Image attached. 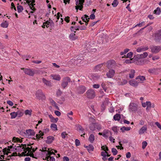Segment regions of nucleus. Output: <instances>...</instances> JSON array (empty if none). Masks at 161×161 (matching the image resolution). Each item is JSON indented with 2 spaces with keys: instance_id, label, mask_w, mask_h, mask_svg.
<instances>
[{
  "instance_id": "obj_29",
  "label": "nucleus",
  "mask_w": 161,
  "mask_h": 161,
  "mask_svg": "<svg viewBox=\"0 0 161 161\" xmlns=\"http://www.w3.org/2000/svg\"><path fill=\"white\" fill-rule=\"evenodd\" d=\"M134 59L137 61H138L140 60L142 58H141V57L140 54H137L134 57Z\"/></svg>"
},
{
  "instance_id": "obj_18",
  "label": "nucleus",
  "mask_w": 161,
  "mask_h": 161,
  "mask_svg": "<svg viewBox=\"0 0 161 161\" xmlns=\"http://www.w3.org/2000/svg\"><path fill=\"white\" fill-rule=\"evenodd\" d=\"M155 40L158 41H161V30L159 31L158 32L155 34Z\"/></svg>"
},
{
  "instance_id": "obj_30",
  "label": "nucleus",
  "mask_w": 161,
  "mask_h": 161,
  "mask_svg": "<svg viewBox=\"0 0 161 161\" xmlns=\"http://www.w3.org/2000/svg\"><path fill=\"white\" fill-rule=\"evenodd\" d=\"M120 119V115L119 114H116L114 116V119L115 120H119Z\"/></svg>"
},
{
  "instance_id": "obj_63",
  "label": "nucleus",
  "mask_w": 161,
  "mask_h": 161,
  "mask_svg": "<svg viewBox=\"0 0 161 161\" xmlns=\"http://www.w3.org/2000/svg\"><path fill=\"white\" fill-rule=\"evenodd\" d=\"M93 87L94 88L97 89L100 87V85L99 84H94L93 85Z\"/></svg>"
},
{
  "instance_id": "obj_24",
  "label": "nucleus",
  "mask_w": 161,
  "mask_h": 161,
  "mask_svg": "<svg viewBox=\"0 0 161 161\" xmlns=\"http://www.w3.org/2000/svg\"><path fill=\"white\" fill-rule=\"evenodd\" d=\"M42 152H46V155H50L51 154H53L54 153L53 152H51L49 151V149L48 148L47 150L46 148H43L42 150Z\"/></svg>"
},
{
  "instance_id": "obj_42",
  "label": "nucleus",
  "mask_w": 161,
  "mask_h": 161,
  "mask_svg": "<svg viewBox=\"0 0 161 161\" xmlns=\"http://www.w3.org/2000/svg\"><path fill=\"white\" fill-rule=\"evenodd\" d=\"M154 13L156 14H159L161 12L160 8H157L156 10H154Z\"/></svg>"
},
{
  "instance_id": "obj_35",
  "label": "nucleus",
  "mask_w": 161,
  "mask_h": 161,
  "mask_svg": "<svg viewBox=\"0 0 161 161\" xmlns=\"http://www.w3.org/2000/svg\"><path fill=\"white\" fill-rule=\"evenodd\" d=\"M94 139L95 137L94 135L93 134H91L89 138V140L90 142L91 143H92L94 141Z\"/></svg>"
},
{
  "instance_id": "obj_33",
  "label": "nucleus",
  "mask_w": 161,
  "mask_h": 161,
  "mask_svg": "<svg viewBox=\"0 0 161 161\" xmlns=\"http://www.w3.org/2000/svg\"><path fill=\"white\" fill-rule=\"evenodd\" d=\"M18 112H13L11 113L10 114L11 116V119L15 118L18 115Z\"/></svg>"
},
{
  "instance_id": "obj_28",
  "label": "nucleus",
  "mask_w": 161,
  "mask_h": 161,
  "mask_svg": "<svg viewBox=\"0 0 161 161\" xmlns=\"http://www.w3.org/2000/svg\"><path fill=\"white\" fill-rule=\"evenodd\" d=\"M135 71L134 70L131 69L130 70V72L129 74V77L130 78H133L134 76Z\"/></svg>"
},
{
  "instance_id": "obj_47",
  "label": "nucleus",
  "mask_w": 161,
  "mask_h": 161,
  "mask_svg": "<svg viewBox=\"0 0 161 161\" xmlns=\"http://www.w3.org/2000/svg\"><path fill=\"white\" fill-rule=\"evenodd\" d=\"M112 152L113 153V154L114 155H116L117 154V150L114 148H113L112 149Z\"/></svg>"
},
{
  "instance_id": "obj_62",
  "label": "nucleus",
  "mask_w": 161,
  "mask_h": 161,
  "mask_svg": "<svg viewBox=\"0 0 161 161\" xmlns=\"http://www.w3.org/2000/svg\"><path fill=\"white\" fill-rule=\"evenodd\" d=\"M131 157V153L130 152H127L126 154V157L127 158H129Z\"/></svg>"
},
{
  "instance_id": "obj_60",
  "label": "nucleus",
  "mask_w": 161,
  "mask_h": 161,
  "mask_svg": "<svg viewBox=\"0 0 161 161\" xmlns=\"http://www.w3.org/2000/svg\"><path fill=\"white\" fill-rule=\"evenodd\" d=\"M112 130L115 132H118L117 128L116 126H114V127H113Z\"/></svg>"
},
{
  "instance_id": "obj_23",
  "label": "nucleus",
  "mask_w": 161,
  "mask_h": 161,
  "mask_svg": "<svg viewBox=\"0 0 161 161\" xmlns=\"http://www.w3.org/2000/svg\"><path fill=\"white\" fill-rule=\"evenodd\" d=\"M49 117L52 123H56L57 122L58 119V118H54L51 114L49 115Z\"/></svg>"
},
{
  "instance_id": "obj_64",
  "label": "nucleus",
  "mask_w": 161,
  "mask_h": 161,
  "mask_svg": "<svg viewBox=\"0 0 161 161\" xmlns=\"http://www.w3.org/2000/svg\"><path fill=\"white\" fill-rule=\"evenodd\" d=\"M63 159L64 161H69V158L67 156L64 157Z\"/></svg>"
},
{
  "instance_id": "obj_16",
  "label": "nucleus",
  "mask_w": 161,
  "mask_h": 161,
  "mask_svg": "<svg viewBox=\"0 0 161 161\" xmlns=\"http://www.w3.org/2000/svg\"><path fill=\"white\" fill-rule=\"evenodd\" d=\"M111 135V132L108 130H104L103 131V136L106 138H107Z\"/></svg>"
},
{
  "instance_id": "obj_34",
  "label": "nucleus",
  "mask_w": 161,
  "mask_h": 161,
  "mask_svg": "<svg viewBox=\"0 0 161 161\" xmlns=\"http://www.w3.org/2000/svg\"><path fill=\"white\" fill-rule=\"evenodd\" d=\"M104 64V63H102L97 65L95 67V69L97 70H98L100 69H102L103 65Z\"/></svg>"
},
{
  "instance_id": "obj_48",
  "label": "nucleus",
  "mask_w": 161,
  "mask_h": 161,
  "mask_svg": "<svg viewBox=\"0 0 161 161\" xmlns=\"http://www.w3.org/2000/svg\"><path fill=\"white\" fill-rule=\"evenodd\" d=\"M13 141L15 142H21V140L18 138L14 137Z\"/></svg>"
},
{
  "instance_id": "obj_14",
  "label": "nucleus",
  "mask_w": 161,
  "mask_h": 161,
  "mask_svg": "<svg viewBox=\"0 0 161 161\" xmlns=\"http://www.w3.org/2000/svg\"><path fill=\"white\" fill-rule=\"evenodd\" d=\"M161 50V47L154 46L152 47L151 51L153 53H156L159 52Z\"/></svg>"
},
{
  "instance_id": "obj_26",
  "label": "nucleus",
  "mask_w": 161,
  "mask_h": 161,
  "mask_svg": "<svg viewBox=\"0 0 161 161\" xmlns=\"http://www.w3.org/2000/svg\"><path fill=\"white\" fill-rule=\"evenodd\" d=\"M8 23L6 21L2 22L1 24V26L3 28H7L8 27Z\"/></svg>"
},
{
  "instance_id": "obj_2",
  "label": "nucleus",
  "mask_w": 161,
  "mask_h": 161,
  "mask_svg": "<svg viewBox=\"0 0 161 161\" xmlns=\"http://www.w3.org/2000/svg\"><path fill=\"white\" fill-rule=\"evenodd\" d=\"M35 95L37 99L39 100L45 99L46 98L45 95L43 93L41 90H38L35 93Z\"/></svg>"
},
{
  "instance_id": "obj_21",
  "label": "nucleus",
  "mask_w": 161,
  "mask_h": 161,
  "mask_svg": "<svg viewBox=\"0 0 161 161\" xmlns=\"http://www.w3.org/2000/svg\"><path fill=\"white\" fill-rule=\"evenodd\" d=\"M54 139L53 137L52 136H49L47 137V140H46V142L48 144L51 143Z\"/></svg>"
},
{
  "instance_id": "obj_49",
  "label": "nucleus",
  "mask_w": 161,
  "mask_h": 161,
  "mask_svg": "<svg viewBox=\"0 0 161 161\" xmlns=\"http://www.w3.org/2000/svg\"><path fill=\"white\" fill-rule=\"evenodd\" d=\"M62 93V92L60 90H58L56 92V94L57 96H60Z\"/></svg>"
},
{
  "instance_id": "obj_22",
  "label": "nucleus",
  "mask_w": 161,
  "mask_h": 161,
  "mask_svg": "<svg viewBox=\"0 0 161 161\" xmlns=\"http://www.w3.org/2000/svg\"><path fill=\"white\" fill-rule=\"evenodd\" d=\"M69 39L72 40H75L77 39L78 38L77 36L75 35L74 33H71L69 36Z\"/></svg>"
},
{
  "instance_id": "obj_10",
  "label": "nucleus",
  "mask_w": 161,
  "mask_h": 161,
  "mask_svg": "<svg viewBox=\"0 0 161 161\" xmlns=\"http://www.w3.org/2000/svg\"><path fill=\"white\" fill-rule=\"evenodd\" d=\"M149 62L148 59L142 58L140 60L136 62V64L138 65H143L147 64Z\"/></svg>"
},
{
  "instance_id": "obj_52",
  "label": "nucleus",
  "mask_w": 161,
  "mask_h": 161,
  "mask_svg": "<svg viewBox=\"0 0 161 161\" xmlns=\"http://www.w3.org/2000/svg\"><path fill=\"white\" fill-rule=\"evenodd\" d=\"M35 4L31 3L30 4V7L31 8L33 11H35L36 10L35 8L34 7V5H35Z\"/></svg>"
},
{
  "instance_id": "obj_7",
  "label": "nucleus",
  "mask_w": 161,
  "mask_h": 161,
  "mask_svg": "<svg viewBox=\"0 0 161 161\" xmlns=\"http://www.w3.org/2000/svg\"><path fill=\"white\" fill-rule=\"evenodd\" d=\"M85 0H78L76 2V6L75 7V8L77 10L79 9L80 10H82L83 8V3L84 2Z\"/></svg>"
},
{
  "instance_id": "obj_54",
  "label": "nucleus",
  "mask_w": 161,
  "mask_h": 161,
  "mask_svg": "<svg viewBox=\"0 0 161 161\" xmlns=\"http://www.w3.org/2000/svg\"><path fill=\"white\" fill-rule=\"evenodd\" d=\"M107 154H108V152L106 151L102 152L101 153V155L103 157L106 156Z\"/></svg>"
},
{
  "instance_id": "obj_53",
  "label": "nucleus",
  "mask_w": 161,
  "mask_h": 161,
  "mask_svg": "<svg viewBox=\"0 0 161 161\" xmlns=\"http://www.w3.org/2000/svg\"><path fill=\"white\" fill-rule=\"evenodd\" d=\"M142 49V52H144L147 50L148 49V47H141Z\"/></svg>"
},
{
  "instance_id": "obj_15",
  "label": "nucleus",
  "mask_w": 161,
  "mask_h": 161,
  "mask_svg": "<svg viewBox=\"0 0 161 161\" xmlns=\"http://www.w3.org/2000/svg\"><path fill=\"white\" fill-rule=\"evenodd\" d=\"M50 77L53 79L57 81H60L61 79L60 75L58 74H52Z\"/></svg>"
},
{
  "instance_id": "obj_55",
  "label": "nucleus",
  "mask_w": 161,
  "mask_h": 161,
  "mask_svg": "<svg viewBox=\"0 0 161 161\" xmlns=\"http://www.w3.org/2000/svg\"><path fill=\"white\" fill-rule=\"evenodd\" d=\"M75 143L76 146H79L80 145V141L78 139H76L75 141Z\"/></svg>"
},
{
  "instance_id": "obj_1",
  "label": "nucleus",
  "mask_w": 161,
  "mask_h": 161,
  "mask_svg": "<svg viewBox=\"0 0 161 161\" xmlns=\"http://www.w3.org/2000/svg\"><path fill=\"white\" fill-rule=\"evenodd\" d=\"M33 144H31L32 145ZM16 149L18 150H23V152L21 153L22 156H30L33 158H36L34 156L33 153H34L37 149V148L36 147L35 149L34 147L31 146V144H25L21 145L19 146H18Z\"/></svg>"
},
{
  "instance_id": "obj_27",
  "label": "nucleus",
  "mask_w": 161,
  "mask_h": 161,
  "mask_svg": "<svg viewBox=\"0 0 161 161\" xmlns=\"http://www.w3.org/2000/svg\"><path fill=\"white\" fill-rule=\"evenodd\" d=\"M51 129L54 131L57 130V125L55 124H52L50 126Z\"/></svg>"
},
{
  "instance_id": "obj_32",
  "label": "nucleus",
  "mask_w": 161,
  "mask_h": 161,
  "mask_svg": "<svg viewBox=\"0 0 161 161\" xmlns=\"http://www.w3.org/2000/svg\"><path fill=\"white\" fill-rule=\"evenodd\" d=\"M18 6L17 7V10L18 13L21 12L23 10V7L21 5H19V4H18Z\"/></svg>"
},
{
  "instance_id": "obj_11",
  "label": "nucleus",
  "mask_w": 161,
  "mask_h": 161,
  "mask_svg": "<svg viewBox=\"0 0 161 161\" xmlns=\"http://www.w3.org/2000/svg\"><path fill=\"white\" fill-rule=\"evenodd\" d=\"M35 134L34 130L30 129L26 130L25 134L27 136L30 137L32 136H34Z\"/></svg>"
},
{
  "instance_id": "obj_8",
  "label": "nucleus",
  "mask_w": 161,
  "mask_h": 161,
  "mask_svg": "<svg viewBox=\"0 0 161 161\" xmlns=\"http://www.w3.org/2000/svg\"><path fill=\"white\" fill-rule=\"evenodd\" d=\"M129 109L130 111L131 112H136L137 110V105L136 103H130Z\"/></svg>"
},
{
  "instance_id": "obj_37",
  "label": "nucleus",
  "mask_w": 161,
  "mask_h": 161,
  "mask_svg": "<svg viewBox=\"0 0 161 161\" xmlns=\"http://www.w3.org/2000/svg\"><path fill=\"white\" fill-rule=\"evenodd\" d=\"M86 147L87 148V150L89 152L92 151L93 150L94 147L92 145H89L88 146H86Z\"/></svg>"
},
{
  "instance_id": "obj_58",
  "label": "nucleus",
  "mask_w": 161,
  "mask_h": 161,
  "mask_svg": "<svg viewBox=\"0 0 161 161\" xmlns=\"http://www.w3.org/2000/svg\"><path fill=\"white\" fill-rule=\"evenodd\" d=\"M54 113L57 116H60L61 114V113L58 111H55Z\"/></svg>"
},
{
  "instance_id": "obj_12",
  "label": "nucleus",
  "mask_w": 161,
  "mask_h": 161,
  "mask_svg": "<svg viewBox=\"0 0 161 161\" xmlns=\"http://www.w3.org/2000/svg\"><path fill=\"white\" fill-rule=\"evenodd\" d=\"M147 125H144L142 126L139 130L138 132L140 135H142L145 132L146 133L147 131Z\"/></svg>"
},
{
  "instance_id": "obj_51",
  "label": "nucleus",
  "mask_w": 161,
  "mask_h": 161,
  "mask_svg": "<svg viewBox=\"0 0 161 161\" xmlns=\"http://www.w3.org/2000/svg\"><path fill=\"white\" fill-rule=\"evenodd\" d=\"M96 128L97 129L100 130L101 129V126L100 125L97 123H96Z\"/></svg>"
},
{
  "instance_id": "obj_56",
  "label": "nucleus",
  "mask_w": 161,
  "mask_h": 161,
  "mask_svg": "<svg viewBox=\"0 0 161 161\" xmlns=\"http://www.w3.org/2000/svg\"><path fill=\"white\" fill-rule=\"evenodd\" d=\"M155 124L161 130V125L158 122H156L155 123Z\"/></svg>"
},
{
  "instance_id": "obj_3",
  "label": "nucleus",
  "mask_w": 161,
  "mask_h": 161,
  "mask_svg": "<svg viewBox=\"0 0 161 161\" xmlns=\"http://www.w3.org/2000/svg\"><path fill=\"white\" fill-rule=\"evenodd\" d=\"M70 79L69 77H64L62 80L61 85L62 88L65 89L68 85V83L70 82Z\"/></svg>"
},
{
  "instance_id": "obj_39",
  "label": "nucleus",
  "mask_w": 161,
  "mask_h": 161,
  "mask_svg": "<svg viewBox=\"0 0 161 161\" xmlns=\"http://www.w3.org/2000/svg\"><path fill=\"white\" fill-rule=\"evenodd\" d=\"M141 57V58L144 59L147 57L148 55V53L147 52L143 53V54H140Z\"/></svg>"
},
{
  "instance_id": "obj_43",
  "label": "nucleus",
  "mask_w": 161,
  "mask_h": 161,
  "mask_svg": "<svg viewBox=\"0 0 161 161\" xmlns=\"http://www.w3.org/2000/svg\"><path fill=\"white\" fill-rule=\"evenodd\" d=\"M118 4V2L117 0H114L112 3V5L114 7H116Z\"/></svg>"
},
{
  "instance_id": "obj_13",
  "label": "nucleus",
  "mask_w": 161,
  "mask_h": 161,
  "mask_svg": "<svg viewBox=\"0 0 161 161\" xmlns=\"http://www.w3.org/2000/svg\"><path fill=\"white\" fill-rule=\"evenodd\" d=\"M42 80L43 83L47 86L51 87L52 86V83L50 81H49L45 78H42Z\"/></svg>"
},
{
  "instance_id": "obj_9",
  "label": "nucleus",
  "mask_w": 161,
  "mask_h": 161,
  "mask_svg": "<svg viewBox=\"0 0 161 161\" xmlns=\"http://www.w3.org/2000/svg\"><path fill=\"white\" fill-rule=\"evenodd\" d=\"M115 74V71L114 70L110 69L106 73V76L108 78H111L114 76Z\"/></svg>"
},
{
  "instance_id": "obj_19",
  "label": "nucleus",
  "mask_w": 161,
  "mask_h": 161,
  "mask_svg": "<svg viewBox=\"0 0 161 161\" xmlns=\"http://www.w3.org/2000/svg\"><path fill=\"white\" fill-rule=\"evenodd\" d=\"M78 92L80 94H83L84 93L86 90V88L85 86H81L79 87L78 89Z\"/></svg>"
},
{
  "instance_id": "obj_17",
  "label": "nucleus",
  "mask_w": 161,
  "mask_h": 161,
  "mask_svg": "<svg viewBox=\"0 0 161 161\" xmlns=\"http://www.w3.org/2000/svg\"><path fill=\"white\" fill-rule=\"evenodd\" d=\"M129 83L130 85L134 87H136L138 85L139 82L135 80H132L129 81Z\"/></svg>"
},
{
  "instance_id": "obj_50",
  "label": "nucleus",
  "mask_w": 161,
  "mask_h": 161,
  "mask_svg": "<svg viewBox=\"0 0 161 161\" xmlns=\"http://www.w3.org/2000/svg\"><path fill=\"white\" fill-rule=\"evenodd\" d=\"M67 135L68 134L66 133V132H63L61 133V135L62 138L64 139Z\"/></svg>"
},
{
  "instance_id": "obj_57",
  "label": "nucleus",
  "mask_w": 161,
  "mask_h": 161,
  "mask_svg": "<svg viewBox=\"0 0 161 161\" xmlns=\"http://www.w3.org/2000/svg\"><path fill=\"white\" fill-rule=\"evenodd\" d=\"M132 59H129L126 60L125 61V63L126 64L131 63L132 62Z\"/></svg>"
},
{
  "instance_id": "obj_31",
  "label": "nucleus",
  "mask_w": 161,
  "mask_h": 161,
  "mask_svg": "<svg viewBox=\"0 0 161 161\" xmlns=\"http://www.w3.org/2000/svg\"><path fill=\"white\" fill-rule=\"evenodd\" d=\"M32 110H26L25 111V114L26 115H29L31 116L32 114Z\"/></svg>"
},
{
  "instance_id": "obj_5",
  "label": "nucleus",
  "mask_w": 161,
  "mask_h": 161,
  "mask_svg": "<svg viewBox=\"0 0 161 161\" xmlns=\"http://www.w3.org/2000/svg\"><path fill=\"white\" fill-rule=\"evenodd\" d=\"M86 96L88 98L92 99L95 96V91L92 89H90L86 92Z\"/></svg>"
},
{
  "instance_id": "obj_38",
  "label": "nucleus",
  "mask_w": 161,
  "mask_h": 161,
  "mask_svg": "<svg viewBox=\"0 0 161 161\" xmlns=\"http://www.w3.org/2000/svg\"><path fill=\"white\" fill-rule=\"evenodd\" d=\"M130 129L131 128L130 127H125V126H123L120 128V130L124 132L125 130H130Z\"/></svg>"
},
{
  "instance_id": "obj_44",
  "label": "nucleus",
  "mask_w": 161,
  "mask_h": 161,
  "mask_svg": "<svg viewBox=\"0 0 161 161\" xmlns=\"http://www.w3.org/2000/svg\"><path fill=\"white\" fill-rule=\"evenodd\" d=\"M146 105H147V108L146 110H147L148 108H150L151 107V104L150 102L149 101H147L146 102Z\"/></svg>"
},
{
  "instance_id": "obj_41",
  "label": "nucleus",
  "mask_w": 161,
  "mask_h": 161,
  "mask_svg": "<svg viewBox=\"0 0 161 161\" xmlns=\"http://www.w3.org/2000/svg\"><path fill=\"white\" fill-rule=\"evenodd\" d=\"M78 128L79 129V131H82V133H83V135H85V133L84 129L80 125H78Z\"/></svg>"
},
{
  "instance_id": "obj_61",
  "label": "nucleus",
  "mask_w": 161,
  "mask_h": 161,
  "mask_svg": "<svg viewBox=\"0 0 161 161\" xmlns=\"http://www.w3.org/2000/svg\"><path fill=\"white\" fill-rule=\"evenodd\" d=\"M50 102L51 104L53 106L55 105V104H56V103L54 102V101L52 99H50Z\"/></svg>"
},
{
  "instance_id": "obj_46",
  "label": "nucleus",
  "mask_w": 161,
  "mask_h": 161,
  "mask_svg": "<svg viewBox=\"0 0 161 161\" xmlns=\"http://www.w3.org/2000/svg\"><path fill=\"white\" fill-rule=\"evenodd\" d=\"M147 142L145 141H143L142 142V148L144 149L147 146Z\"/></svg>"
},
{
  "instance_id": "obj_6",
  "label": "nucleus",
  "mask_w": 161,
  "mask_h": 161,
  "mask_svg": "<svg viewBox=\"0 0 161 161\" xmlns=\"http://www.w3.org/2000/svg\"><path fill=\"white\" fill-rule=\"evenodd\" d=\"M106 66L108 69L114 68L116 66L115 62L113 60H109L106 63Z\"/></svg>"
},
{
  "instance_id": "obj_40",
  "label": "nucleus",
  "mask_w": 161,
  "mask_h": 161,
  "mask_svg": "<svg viewBox=\"0 0 161 161\" xmlns=\"http://www.w3.org/2000/svg\"><path fill=\"white\" fill-rule=\"evenodd\" d=\"M107 84H106V83L105 82H103V83L101 84V86L103 89V90L105 91L106 92L107 89Z\"/></svg>"
},
{
  "instance_id": "obj_36",
  "label": "nucleus",
  "mask_w": 161,
  "mask_h": 161,
  "mask_svg": "<svg viewBox=\"0 0 161 161\" xmlns=\"http://www.w3.org/2000/svg\"><path fill=\"white\" fill-rule=\"evenodd\" d=\"M96 123H92L90 125V129L92 131H94L96 129Z\"/></svg>"
},
{
  "instance_id": "obj_59",
  "label": "nucleus",
  "mask_w": 161,
  "mask_h": 161,
  "mask_svg": "<svg viewBox=\"0 0 161 161\" xmlns=\"http://www.w3.org/2000/svg\"><path fill=\"white\" fill-rule=\"evenodd\" d=\"M101 148L102 150H103L105 151H107L108 150V148L107 147H105L104 146H102Z\"/></svg>"
},
{
  "instance_id": "obj_25",
  "label": "nucleus",
  "mask_w": 161,
  "mask_h": 161,
  "mask_svg": "<svg viewBox=\"0 0 161 161\" xmlns=\"http://www.w3.org/2000/svg\"><path fill=\"white\" fill-rule=\"evenodd\" d=\"M127 81L126 80H119L118 82V84L119 85H123L126 84Z\"/></svg>"
},
{
  "instance_id": "obj_45",
  "label": "nucleus",
  "mask_w": 161,
  "mask_h": 161,
  "mask_svg": "<svg viewBox=\"0 0 161 161\" xmlns=\"http://www.w3.org/2000/svg\"><path fill=\"white\" fill-rule=\"evenodd\" d=\"M133 53L132 52H130L128 53L126 55V57L127 58H131L132 57Z\"/></svg>"
},
{
  "instance_id": "obj_20",
  "label": "nucleus",
  "mask_w": 161,
  "mask_h": 161,
  "mask_svg": "<svg viewBox=\"0 0 161 161\" xmlns=\"http://www.w3.org/2000/svg\"><path fill=\"white\" fill-rule=\"evenodd\" d=\"M138 80V81L140 83L143 82V81L146 80L145 77L143 76H139L137 77L136 79Z\"/></svg>"
},
{
  "instance_id": "obj_4",
  "label": "nucleus",
  "mask_w": 161,
  "mask_h": 161,
  "mask_svg": "<svg viewBox=\"0 0 161 161\" xmlns=\"http://www.w3.org/2000/svg\"><path fill=\"white\" fill-rule=\"evenodd\" d=\"M21 69L23 70L25 74L30 76H33L35 73L34 70L30 68H21Z\"/></svg>"
}]
</instances>
